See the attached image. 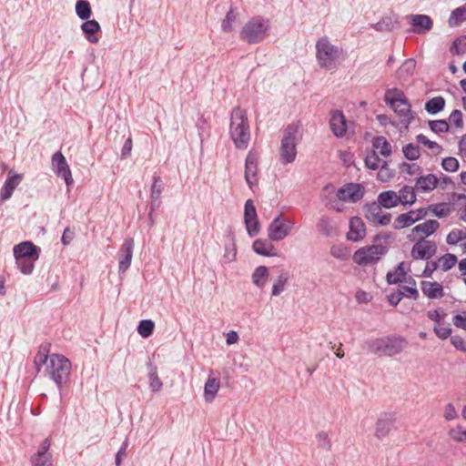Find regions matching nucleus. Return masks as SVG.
Instances as JSON below:
<instances>
[{"label":"nucleus","instance_id":"f257e3e1","mask_svg":"<svg viewBox=\"0 0 466 466\" xmlns=\"http://www.w3.org/2000/svg\"><path fill=\"white\" fill-rule=\"evenodd\" d=\"M35 364L46 365L47 375L59 389L67 381L70 375L71 362L63 355H47L41 349L35 358Z\"/></svg>","mask_w":466,"mask_h":466},{"label":"nucleus","instance_id":"f03ea898","mask_svg":"<svg viewBox=\"0 0 466 466\" xmlns=\"http://www.w3.org/2000/svg\"><path fill=\"white\" fill-rule=\"evenodd\" d=\"M229 134L238 149H246L250 140V129L247 113L240 107H235L230 116Z\"/></svg>","mask_w":466,"mask_h":466},{"label":"nucleus","instance_id":"7ed1b4c3","mask_svg":"<svg viewBox=\"0 0 466 466\" xmlns=\"http://www.w3.org/2000/svg\"><path fill=\"white\" fill-rule=\"evenodd\" d=\"M342 56V50L323 36L316 43V58L319 66L327 70L335 69Z\"/></svg>","mask_w":466,"mask_h":466},{"label":"nucleus","instance_id":"20e7f679","mask_svg":"<svg viewBox=\"0 0 466 466\" xmlns=\"http://www.w3.org/2000/svg\"><path fill=\"white\" fill-rule=\"evenodd\" d=\"M269 21L261 16L249 19L240 30L239 38L248 45L262 42L268 35Z\"/></svg>","mask_w":466,"mask_h":466},{"label":"nucleus","instance_id":"39448f33","mask_svg":"<svg viewBox=\"0 0 466 466\" xmlns=\"http://www.w3.org/2000/svg\"><path fill=\"white\" fill-rule=\"evenodd\" d=\"M298 133L299 127L293 124L289 125L284 130L279 148L280 160L283 164L292 163L296 158Z\"/></svg>","mask_w":466,"mask_h":466},{"label":"nucleus","instance_id":"423d86ee","mask_svg":"<svg viewBox=\"0 0 466 466\" xmlns=\"http://www.w3.org/2000/svg\"><path fill=\"white\" fill-rule=\"evenodd\" d=\"M387 251V248L381 244L365 246L354 252L352 260L360 267L375 265Z\"/></svg>","mask_w":466,"mask_h":466},{"label":"nucleus","instance_id":"0eeeda50","mask_svg":"<svg viewBox=\"0 0 466 466\" xmlns=\"http://www.w3.org/2000/svg\"><path fill=\"white\" fill-rule=\"evenodd\" d=\"M294 221L279 214L268 227V237L271 241H281L286 238L294 228Z\"/></svg>","mask_w":466,"mask_h":466},{"label":"nucleus","instance_id":"6e6552de","mask_svg":"<svg viewBox=\"0 0 466 466\" xmlns=\"http://www.w3.org/2000/svg\"><path fill=\"white\" fill-rule=\"evenodd\" d=\"M382 206L377 201L364 206L365 218L373 224L386 226L390 223L391 215L382 211Z\"/></svg>","mask_w":466,"mask_h":466},{"label":"nucleus","instance_id":"1a4fd4ad","mask_svg":"<svg viewBox=\"0 0 466 466\" xmlns=\"http://www.w3.org/2000/svg\"><path fill=\"white\" fill-rule=\"evenodd\" d=\"M51 162L54 172L58 177H63L67 186L71 185L73 183V177L70 167L64 155L60 151L56 152L52 156Z\"/></svg>","mask_w":466,"mask_h":466},{"label":"nucleus","instance_id":"9d476101","mask_svg":"<svg viewBox=\"0 0 466 466\" xmlns=\"http://www.w3.org/2000/svg\"><path fill=\"white\" fill-rule=\"evenodd\" d=\"M436 251L435 242L421 238L412 247L411 256L415 259H429L435 255Z\"/></svg>","mask_w":466,"mask_h":466},{"label":"nucleus","instance_id":"9b49d317","mask_svg":"<svg viewBox=\"0 0 466 466\" xmlns=\"http://www.w3.org/2000/svg\"><path fill=\"white\" fill-rule=\"evenodd\" d=\"M408 341L400 336L384 337V356L393 357L400 354L407 347Z\"/></svg>","mask_w":466,"mask_h":466},{"label":"nucleus","instance_id":"f8f14e48","mask_svg":"<svg viewBox=\"0 0 466 466\" xmlns=\"http://www.w3.org/2000/svg\"><path fill=\"white\" fill-rule=\"evenodd\" d=\"M363 197V189L360 184L350 183L342 187L337 192V198L341 201L355 203Z\"/></svg>","mask_w":466,"mask_h":466},{"label":"nucleus","instance_id":"ddd939ff","mask_svg":"<svg viewBox=\"0 0 466 466\" xmlns=\"http://www.w3.org/2000/svg\"><path fill=\"white\" fill-rule=\"evenodd\" d=\"M257 171L258 157L254 152L249 151L245 161V180L250 188L257 185Z\"/></svg>","mask_w":466,"mask_h":466},{"label":"nucleus","instance_id":"4468645a","mask_svg":"<svg viewBox=\"0 0 466 466\" xmlns=\"http://www.w3.org/2000/svg\"><path fill=\"white\" fill-rule=\"evenodd\" d=\"M51 441L45 439L40 444L37 452L32 457L34 466H53L52 454L48 452Z\"/></svg>","mask_w":466,"mask_h":466},{"label":"nucleus","instance_id":"2eb2a0df","mask_svg":"<svg viewBox=\"0 0 466 466\" xmlns=\"http://www.w3.org/2000/svg\"><path fill=\"white\" fill-rule=\"evenodd\" d=\"M133 249H134V239L127 238L124 241V243L118 252L119 272H125L130 267L132 257H133Z\"/></svg>","mask_w":466,"mask_h":466},{"label":"nucleus","instance_id":"dca6fc26","mask_svg":"<svg viewBox=\"0 0 466 466\" xmlns=\"http://www.w3.org/2000/svg\"><path fill=\"white\" fill-rule=\"evenodd\" d=\"M329 127L333 135L337 137H342L347 132V121L342 111L336 110L331 112Z\"/></svg>","mask_w":466,"mask_h":466},{"label":"nucleus","instance_id":"f3484780","mask_svg":"<svg viewBox=\"0 0 466 466\" xmlns=\"http://www.w3.org/2000/svg\"><path fill=\"white\" fill-rule=\"evenodd\" d=\"M408 19L412 25V32L416 34L429 32L433 26L431 18L426 15H410Z\"/></svg>","mask_w":466,"mask_h":466},{"label":"nucleus","instance_id":"a211bd4d","mask_svg":"<svg viewBox=\"0 0 466 466\" xmlns=\"http://www.w3.org/2000/svg\"><path fill=\"white\" fill-rule=\"evenodd\" d=\"M366 236V227L362 219L359 217H354L350 221V230L347 233V239L358 242L364 238Z\"/></svg>","mask_w":466,"mask_h":466},{"label":"nucleus","instance_id":"6ab92c4d","mask_svg":"<svg viewBox=\"0 0 466 466\" xmlns=\"http://www.w3.org/2000/svg\"><path fill=\"white\" fill-rule=\"evenodd\" d=\"M214 370H211L209 371V375L204 386V399L207 402H212L219 389H220V380L218 377H214Z\"/></svg>","mask_w":466,"mask_h":466},{"label":"nucleus","instance_id":"aec40b11","mask_svg":"<svg viewBox=\"0 0 466 466\" xmlns=\"http://www.w3.org/2000/svg\"><path fill=\"white\" fill-rule=\"evenodd\" d=\"M39 250V248L35 246L32 242L25 241L14 247V256L38 259Z\"/></svg>","mask_w":466,"mask_h":466},{"label":"nucleus","instance_id":"412c9836","mask_svg":"<svg viewBox=\"0 0 466 466\" xmlns=\"http://www.w3.org/2000/svg\"><path fill=\"white\" fill-rule=\"evenodd\" d=\"M395 418L392 414H385L376 423L375 435L379 439L385 438L394 428Z\"/></svg>","mask_w":466,"mask_h":466},{"label":"nucleus","instance_id":"4be33fe9","mask_svg":"<svg viewBox=\"0 0 466 466\" xmlns=\"http://www.w3.org/2000/svg\"><path fill=\"white\" fill-rule=\"evenodd\" d=\"M21 180H22L21 175L12 174V172H10L8 174V177L5 180L3 187L1 188V194H0L1 201H5L12 197L15 188L19 185Z\"/></svg>","mask_w":466,"mask_h":466},{"label":"nucleus","instance_id":"5701e85b","mask_svg":"<svg viewBox=\"0 0 466 466\" xmlns=\"http://www.w3.org/2000/svg\"><path fill=\"white\" fill-rule=\"evenodd\" d=\"M439 179L433 174L420 176L416 179L415 188L421 193H428L434 190L438 185Z\"/></svg>","mask_w":466,"mask_h":466},{"label":"nucleus","instance_id":"b1692460","mask_svg":"<svg viewBox=\"0 0 466 466\" xmlns=\"http://www.w3.org/2000/svg\"><path fill=\"white\" fill-rule=\"evenodd\" d=\"M439 227L440 223L437 220L430 219L412 228V235H414V238L416 237L424 238V237H429L433 234Z\"/></svg>","mask_w":466,"mask_h":466},{"label":"nucleus","instance_id":"393cba45","mask_svg":"<svg viewBox=\"0 0 466 466\" xmlns=\"http://www.w3.org/2000/svg\"><path fill=\"white\" fill-rule=\"evenodd\" d=\"M423 294L429 299H441L444 296L443 287L438 282H431L423 280L420 283Z\"/></svg>","mask_w":466,"mask_h":466},{"label":"nucleus","instance_id":"a878e982","mask_svg":"<svg viewBox=\"0 0 466 466\" xmlns=\"http://www.w3.org/2000/svg\"><path fill=\"white\" fill-rule=\"evenodd\" d=\"M100 25L99 23L95 20H88L86 19L82 25L81 29L83 33L85 34L86 38L93 44H96L98 42V37L95 35L96 33L100 31Z\"/></svg>","mask_w":466,"mask_h":466},{"label":"nucleus","instance_id":"bb28decb","mask_svg":"<svg viewBox=\"0 0 466 466\" xmlns=\"http://www.w3.org/2000/svg\"><path fill=\"white\" fill-rule=\"evenodd\" d=\"M390 108L402 118V122L405 123L406 127H408L414 118L408 100L392 105Z\"/></svg>","mask_w":466,"mask_h":466},{"label":"nucleus","instance_id":"cd10ccee","mask_svg":"<svg viewBox=\"0 0 466 466\" xmlns=\"http://www.w3.org/2000/svg\"><path fill=\"white\" fill-rule=\"evenodd\" d=\"M252 248L257 254L261 256L274 257L277 255L274 245L267 239H256Z\"/></svg>","mask_w":466,"mask_h":466},{"label":"nucleus","instance_id":"c85d7f7f","mask_svg":"<svg viewBox=\"0 0 466 466\" xmlns=\"http://www.w3.org/2000/svg\"><path fill=\"white\" fill-rule=\"evenodd\" d=\"M377 201L384 208H392L400 204V198H398L397 192L393 190H387L378 195Z\"/></svg>","mask_w":466,"mask_h":466},{"label":"nucleus","instance_id":"c756f323","mask_svg":"<svg viewBox=\"0 0 466 466\" xmlns=\"http://www.w3.org/2000/svg\"><path fill=\"white\" fill-rule=\"evenodd\" d=\"M372 151H377V154L387 157L391 155V145L388 142L386 137L380 136L372 139Z\"/></svg>","mask_w":466,"mask_h":466},{"label":"nucleus","instance_id":"7c9ffc66","mask_svg":"<svg viewBox=\"0 0 466 466\" xmlns=\"http://www.w3.org/2000/svg\"><path fill=\"white\" fill-rule=\"evenodd\" d=\"M268 276L269 274L268 268L266 266H258L252 273V282L258 288L262 289L267 284Z\"/></svg>","mask_w":466,"mask_h":466},{"label":"nucleus","instance_id":"2f4dec72","mask_svg":"<svg viewBox=\"0 0 466 466\" xmlns=\"http://www.w3.org/2000/svg\"><path fill=\"white\" fill-rule=\"evenodd\" d=\"M415 222H417V218H415V213L410 210L407 213L398 216L395 218L392 226L395 229H402L411 226Z\"/></svg>","mask_w":466,"mask_h":466},{"label":"nucleus","instance_id":"473e14b6","mask_svg":"<svg viewBox=\"0 0 466 466\" xmlns=\"http://www.w3.org/2000/svg\"><path fill=\"white\" fill-rule=\"evenodd\" d=\"M289 279V274L288 271H281L278 278L274 280L272 285L271 296H279L286 289V286Z\"/></svg>","mask_w":466,"mask_h":466},{"label":"nucleus","instance_id":"72a5a7b5","mask_svg":"<svg viewBox=\"0 0 466 466\" xmlns=\"http://www.w3.org/2000/svg\"><path fill=\"white\" fill-rule=\"evenodd\" d=\"M416 62L412 58H409L403 62L397 71V76L400 81H406L410 77L415 70Z\"/></svg>","mask_w":466,"mask_h":466},{"label":"nucleus","instance_id":"f704fd0d","mask_svg":"<svg viewBox=\"0 0 466 466\" xmlns=\"http://www.w3.org/2000/svg\"><path fill=\"white\" fill-rule=\"evenodd\" d=\"M318 230L325 236H333L336 233L337 227L332 220L325 216H322L317 224Z\"/></svg>","mask_w":466,"mask_h":466},{"label":"nucleus","instance_id":"c9c22d12","mask_svg":"<svg viewBox=\"0 0 466 466\" xmlns=\"http://www.w3.org/2000/svg\"><path fill=\"white\" fill-rule=\"evenodd\" d=\"M464 21H466V4L457 7L451 12L448 24L451 27H456Z\"/></svg>","mask_w":466,"mask_h":466},{"label":"nucleus","instance_id":"e433bc0d","mask_svg":"<svg viewBox=\"0 0 466 466\" xmlns=\"http://www.w3.org/2000/svg\"><path fill=\"white\" fill-rule=\"evenodd\" d=\"M445 106V99L442 96H435L425 104V110L431 115H436Z\"/></svg>","mask_w":466,"mask_h":466},{"label":"nucleus","instance_id":"4c0bfd02","mask_svg":"<svg viewBox=\"0 0 466 466\" xmlns=\"http://www.w3.org/2000/svg\"><path fill=\"white\" fill-rule=\"evenodd\" d=\"M398 198H400V204L410 206L412 205L416 201V194L414 191V187L410 186H404L400 190Z\"/></svg>","mask_w":466,"mask_h":466},{"label":"nucleus","instance_id":"58836bf2","mask_svg":"<svg viewBox=\"0 0 466 466\" xmlns=\"http://www.w3.org/2000/svg\"><path fill=\"white\" fill-rule=\"evenodd\" d=\"M162 190H163V185H162V181H161L160 177H155L153 185L151 187V194H150V198L152 200V203H151L152 209H156L157 208H158L157 200L159 199V198L162 194Z\"/></svg>","mask_w":466,"mask_h":466},{"label":"nucleus","instance_id":"ea45409f","mask_svg":"<svg viewBox=\"0 0 466 466\" xmlns=\"http://www.w3.org/2000/svg\"><path fill=\"white\" fill-rule=\"evenodd\" d=\"M406 100L403 92L398 88L388 89L385 93V102L390 106Z\"/></svg>","mask_w":466,"mask_h":466},{"label":"nucleus","instance_id":"a19ab883","mask_svg":"<svg viewBox=\"0 0 466 466\" xmlns=\"http://www.w3.org/2000/svg\"><path fill=\"white\" fill-rule=\"evenodd\" d=\"M384 337L378 338L375 339H370L365 342V347L367 350L375 355L380 357L384 356Z\"/></svg>","mask_w":466,"mask_h":466},{"label":"nucleus","instance_id":"79ce46f5","mask_svg":"<svg viewBox=\"0 0 466 466\" xmlns=\"http://www.w3.org/2000/svg\"><path fill=\"white\" fill-rule=\"evenodd\" d=\"M406 267L404 262H400L394 272L387 274V281L390 284H396L405 279Z\"/></svg>","mask_w":466,"mask_h":466},{"label":"nucleus","instance_id":"37998d69","mask_svg":"<svg viewBox=\"0 0 466 466\" xmlns=\"http://www.w3.org/2000/svg\"><path fill=\"white\" fill-rule=\"evenodd\" d=\"M15 258V264L17 268L20 269V271L25 275H29L32 273L35 266V262L37 259L31 258Z\"/></svg>","mask_w":466,"mask_h":466},{"label":"nucleus","instance_id":"c03bdc74","mask_svg":"<svg viewBox=\"0 0 466 466\" xmlns=\"http://www.w3.org/2000/svg\"><path fill=\"white\" fill-rule=\"evenodd\" d=\"M76 13L80 19H88L92 13L89 2L86 0H78L76 4Z\"/></svg>","mask_w":466,"mask_h":466},{"label":"nucleus","instance_id":"a18cd8bd","mask_svg":"<svg viewBox=\"0 0 466 466\" xmlns=\"http://www.w3.org/2000/svg\"><path fill=\"white\" fill-rule=\"evenodd\" d=\"M418 143L427 147L434 155H438L442 151V147L436 142L430 140L426 136L420 134L416 137Z\"/></svg>","mask_w":466,"mask_h":466},{"label":"nucleus","instance_id":"49530a36","mask_svg":"<svg viewBox=\"0 0 466 466\" xmlns=\"http://www.w3.org/2000/svg\"><path fill=\"white\" fill-rule=\"evenodd\" d=\"M462 239H466V228H454L447 235L446 238V241L449 245H457Z\"/></svg>","mask_w":466,"mask_h":466},{"label":"nucleus","instance_id":"de8ad7c7","mask_svg":"<svg viewBox=\"0 0 466 466\" xmlns=\"http://www.w3.org/2000/svg\"><path fill=\"white\" fill-rule=\"evenodd\" d=\"M428 125L430 129L436 134L446 133L450 130V125L444 119L430 120Z\"/></svg>","mask_w":466,"mask_h":466},{"label":"nucleus","instance_id":"09e8293b","mask_svg":"<svg viewBox=\"0 0 466 466\" xmlns=\"http://www.w3.org/2000/svg\"><path fill=\"white\" fill-rule=\"evenodd\" d=\"M155 324L150 319H143L139 322L137 332L142 338H148L154 330Z\"/></svg>","mask_w":466,"mask_h":466},{"label":"nucleus","instance_id":"8fccbe9b","mask_svg":"<svg viewBox=\"0 0 466 466\" xmlns=\"http://www.w3.org/2000/svg\"><path fill=\"white\" fill-rule=\"evenodd\" d=\"M404 157L409 160H417L420 156L419 146L412 143L407 144L402 147Z\"/></svg>","mask_w":466,"mask_h":466},{"label":"nucleus","instance_id":"3c124183","mask_svg":"<svg viewBox=\"0 0 466 466\" xmlns=\"http://www.w3.org/2000/svg\"><path fill=\"white\" fill-rule=\"evenodd\" d=\"M449 125L450 128L454 127L458 129H462L463 127V115L461 110L455 109L453 110L449 116Z\"/></svg>","mask_w":466,"mask_h":466},{"label":"nucleus","instance_id":"603ef678","mask_svg":"<svg viewBox=\"0 0 466 466\" xmlns=\"http://www.w3.org/2000/svg\"><path fill=\"white\" fill-rule=\"evenodd\" d=\"M237 20V14L233 8H230L227 13L226 17L222 21L221 27L224 32H231L233 30V25Z\"/></svg>","mask_w":466,"mask_h":466},{"label":"nucleus","instance_id":"864d4df0","mask_svg":"<svg viewBox=\"0 0 466 466\" xmlns=\"http://www.w3.org/2000/svg\"><path fill=\"white\" fill-rule=\"evenodd\" d=\"M365 166L371 170H376L380 167L381 160L377 154V151H371L365 157Z\"/></svg>","mask_w":466,"mask_h":466},{"label":"nucleus","instance_id":"5fc2aeb1","mask_svg":"<svg viewBox=\"0 0 466 466\" xmlns=\"http://www.w3.org/2000/svg\"><path fill=\"white\" fill-rule=\"evenodd\" d=\"M316 441L318 443V447L324 451H330L331 449V441L329 437V434L326 431H319L316 435Z\"/></svg>","mask_w":466,"mask_h":466},{"label":"nucleus","instance_id":"6e6d98bb","mask_svg":"<svg viewBox=\"0 0 466 466\" xmlns=\"http://www.w3.org/2000/svg\"><path fill=\"white\" fill-rule=\"evenodd\" d=\"M439 262L443 271H448L453 268L457 262V257L453 254H445L440 258Z\"/></svg>","mask_w":466,"mask_h":466},{"label":"nucleus","instance_id":"4d7b16f0","mask_svg":"<svg viewBox=\"0 0 466 466\" xmlns=\"http://www.w3.org/2000/svg\"><path fill=\"white\" fill-rule=\"evenodd\" d=\"M441 167L447 172H455L458 170L460 164L455 157H447L442 159Z\"/></svg>","mask_w":466,"mask_h":466},{"label":"nucleus","instance_id":"13d9d810","mask_svg":"<svg viewBox=\"0 0 466 466\" xmlns=\"http://www.w3.org/2000/svg\"><path fill=\"white\" fill-rule=\"evenodd\" d=\"M257 211L251 199H248L244 208V220L257 218Z\"/></svg>","mask_w":466,"mask_h":466},{"label":"nucleus","instance_id":"bf43d9fd","mask_svg":"<svg viewBox=\"0 0 466 466\" xmlns=\"http://www.w3.org/2000/svg\"><path fill=\"white\" fill-rule=\"evenodd\" d=\"M244 221H245L248 234L250 237H254V236L258 235V233L259 232V223H258V218H254V219H246Z\"/></svg>","mask_w":466,"mask_h":466},{"label":"nucleus","instance_id":"052dcab7","mask_svg":"<svg viewBox=\"0 0 466 466\" xmlns=\"http://www.w3.org/2000/svg\"><path fill=\"white\" fill-rule=\"evenodd\" d=\"M451 437L458 441V442H464L466 441V430H464L461 426H457L454 429H451L450 431Z\"/></svg>","mask_w":466,"mask_h":466},{"label":"nucleus","instance_id":"680f3d73","mask_svg":"<svg viewBox=\"0 0 466 466\" xmlns=\"http://www.w3.org/2000/svg\"><path fill=\"white\" fill-rule=\"evenodd\" d=\"M150 388L154 391H159L162 389V382L157 376V369L154 368L149 373Z\"/></svg>","mask_w":466,"mask_h":466},{"label":"nucleus","instance_id":"e2e57ef3","mask_svg":"<svg viewBox=\"0 0 466 466\" xmlns=\"http://www.w3.org/2000/svg\"><path fill=\"white\" fill-rule=\"evenodd\" d=\"M400 297L411 298L417 299L419 297L418 289L415 287L402 286L399 290Z\"/></svg>","mask_w":466,"mask_h":466},{"label":"nucleus","instance_id":"0e129e2a","mask_svg":"<svg viewBox=\"0 0 466 466\" xmlns=\"http://www.w3.org/2000/svg\"><path fill=\"white\" fill-rule=\"evenodd\" d=\"M393 176H394V174L392 172H390V169L388 168L387 162L383 161L380 166V169L378 173V178L381 181H386V180L390 179V177H392Z\"/></svg>","mask_w":466,"mask_h":466},{"label":"nucleus","instance_id":"69168bd1","mask_svg":"<svg viewBox=\"0 0 466 466\" xmlns=\"http://www.w3.org/2000/svg\"><path fill=\"white\" fill-rule=\"evenodd\" d=\"M431 208L432 213L439 218H444L449 214V208L447 207L446 204H438Z\"/></svg>","mask_w":466,"mask_h":466},{"label":"nucleus","instance_id":"338daca9","mask_svg":"<svg viewBox=\"0 0 466 466\" xmlns=\"http://www.w3.org/2000/svg\"><path fill=\"white\" fill-rule=\"evenodd\" d=\"M451 344L459 350L466 351V341L460 336H452L451 338Z\"/></svg>","mask_w":466,"mask_h":466},{"label":"nucleus","instance_id":"774afa93","mask_svg":"<svg viewBox=\"0 0 466 466\" xmlns=\"http://www.w3.org/2000/svg\"><path fill=\"white\" fill-rule=\"evenodd\" d=\"M453 324L461 329H466V311L461 314H457L453 318Z\"/></svg>","mask_w":466,"mask_h":466}]
</instances>
